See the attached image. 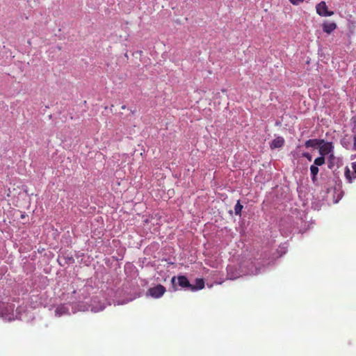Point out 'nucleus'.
Masks as SVG:
<instances>
[{"instance_id": "f257e3e1", "label": "nucleus", "mask_w": 356, "mask_h": 356, "mask_svg": "<svg viewBox=\"0 0 356 356\" xmlns=\"http://www.w3.org/2000/svg\"><path fill=\"white\" fill-rule=\"evenodd\" d=\"M316 12H317L318 15L323 17H331L334 15V12L328 10L325 1H321L316 6Z\"/></svg>"}, {"instance_id": "f03ea898", "label": "nucleus", "mask_w": 356, "mask_h": 356, "mask_svg": "<svg viewBox=\"0 0 356 356\" xmlns=\"http://www.w3.org/2000/svg\"><path fill=\"white\" fill-rule=\"evenodd\" d=\"M166 291L165 287L161 284L153 286L148 290V294L154 298H161Z\"/></svg>"}, {"instance_id": "7ed1b4c3", "label": "nucleus", "mask_w": 356, "mask_h": 356, "mask_svg": "<svg viewBox=\"0 0 356 356\" xmlns=\"http://www.w3.org/2000/svg\"><path fill=\"white\" fill-rule=\"evenodd\" d=\"M333 144L331 142H324L320 145L318 152H320L321 156H325L330 154L333 151Z\"/></svg>"}, {"instance_id": "20e7f679", "label": "nucleus", "mask_w": 356, "mask_h": 356, "mask_svg": "<svg viewBox=\"0 0 356 356\" xmlns=\"http://www.w3.org/2000/svg\"><path fill=\"white\" fill-rule=\"evenodd\" d=\"M337 29L335 22H324L323 24V31L327 34H330Z\"/></svg>"}, {"instance_id": "39448f33", "label": "nucleus", "mask_w": 356, "mask_h": 356, "mask_svg": "<svg viewBox=\"0 0 356 356\" xmlns=\"http://www.w3.org/2000/svg\"><path fill=\"white\" fill-rule=\"evenodd\" d=\"M284 143H285L284 138L281 136H278L273 140L272 143L270 144V147L272 149L281 148L284 145Z\"/></svg>"}, {"instance_id": "423d86ee", "label": "nucleus", "mask_w": 356, "mask_h": 356, "mask_svg": "<svg viewBox=\"0 0 356 356\" xmlns=\"http://www.w3.org/2000/svg\"><path fill=\"white\" fill-rule=\"evenodd\" d=\"M324 143H325L324 140L311 139V140H306L305 145V147H307V148H314L317 146L319 147Z\"/></svg>"}, {"instance_id": "0eeeda50", "label": "nucleus", "mask_w": 356, "mask_h": 356, "mask_svg": "<svg viewBox=\"0 0 356 356\" xmlns=\"http://www.w3.org/2000/svg\"><path fill=\"white\" fill-rule=\"evenodd\" d=\"M177 280H178L179 286L183 288H188L191 286V284L189 283L188 279L185 275H179L177 277Z\"/></svg>"}, {"instance_id": "6e6552de", "label": "nucleus", "mask_w": 356, "mask_h": 356, "mask_svg": "<svg viewBox=\"0 0 356 356\" xmlns=\"http://www.w3.org/2000/svg\"><path fill=\"white\" fill-rule=\"evenodd\" d=\"M195 284H196L191 285V290L192 291L202 289L204 287V281L201 278H197L196 280H195Z\"/></svg>"}, {"instance_id": "1a4fd4ad", "label": "nucleus", "mask_w": 356, "mask_h": 356, "mask_svg": "<svg viewBox=\"0 0 356 356\" xmlns=\"http://www.w3.org/2000/svg\"><path fill=\"white\" fill-rule=\"evenodd\" d=\"M310 172H311V179H312L313 183H315L316 181V175H318V166L311 165L310 166Z\"/></svg>"}, {"instance_id": "9d476101", "label": "nucleus", "mask_w": 356, "mask_h": 356, "mask_svg": "<svg viewBox=\"0 0 356 356\" xmlns=\"http://www.w3.org/2000/svg\"><path fill=\"white\" fill-rule=\"evenodd\" d=\"M67 312V309H66L63 305H59L56 307V309H55V314H56L57 316L59 317L65 314Z\"/></svg>"}, {"instance_id": "9b49d317", "label": "nucleus", "mask_w": 356, "mask_h": 356, "mask_svg": "<svg viewBox=\"0 0 356 356\" xmlns=\"http://www.w3.org/2000/svg\"><path fill=\"white\" fill-rule=\"evenodd\" d=\"M325 163V158H324V156H321L316 159H315V160H314V165H315V166H321L323 165V164Z\"/></svg>"}, {"instance_id": "f8f14e48", "label": "nucleus", "mask_w": 356, "mask_h": 356, "mask_svg": "<svg viewBox=\"0 0 356 356\" xmlns=\"http://www.w3.org/2000/svg\"><path fill=\"white\" fill-rule=\"evenodd\" d=\"M345 176H346V180H348V183H352L353 179H355L353 177V174H352L351 171L347 167H346V169H345Z\"/></svg>"}, {"instance_id": "ddd939ff", "label": "nucleus", "mask_w": 356, "mask_h": 356, "mask_svg": "<svg viewBox=\"0 0 356 356\" xmlns=\"http://www.w3.org/2000/svg\"><path fill=\"white\" fill-rule=\"evenodd\" d=\"M243 206L240 204V201L238 200L236 204L234 206V213L236 216H240L242 211Z\"/></svg>"}, {"instance_id": "4468645a", "label": "nucleus", "mask_w": 356, "mask_h": 356, "mask_svg": "<svg viewBox=\"0 0 356 356\" xmlns=\"http://www.w3.org/2000/svg\"><path fill=\"white\" fill-rule=\"evenodd\" d=\"M352 170L353 172H351L353 174V178L356 179V161L351 163Z\"/></svg>"}, {"instance_id": "2eb2a0df", "label": "nucleus", "mask_w": 356, "mask_h": 356, "mask_svg": "<svg viewBox=\"0 0 356 356\" xmlns=\"http://www.w3.org/2000/svg\"><path fill=\"white\" fill-rule=\"evenodd\" d=\"M289 1L291 2V3H292L293 5H295V6H299L300 4L302 3V2L304 1V0H289Z\"/></svg>"}, {"instance_id": "dca6fc26", "label": "nucleus", "mask_w": 356, "mask_h": 356, "mask_svg": "<svg viewBox=\"0 0 356 356\" xmlns=\"http://www.w3.org/2000/svg\"><path fill=\"white\" fill-rule=\"evenodd\" d=\"M328 159H329V161L331 162V161L334 159V154H331L330 155H329ZM331 167H332V164L330 163L328 164V168H331Z\"/></svg>"}, {"instance_id": "f3484780", "label": "nucleus", "mask_w": 356, "mask_h": 356, "mask_svg": "<svg viewBox=\"0 0 356 356\" xmlns=\"http://www.w3.org/2000/svg\"><path fill=\"white\" fill-rule=\"evenodd\" d=\"M303 156L307 158L308 161H311L312 156L309 153H303Z\"/></svg>"}, {"instance_id": "a211bd4d", "label": "nucleus", "mask_w": 356, "mask_h": 356, "mask_svg": "<svg viewBox=\"0 0 356 356\" xmlns=\"http://www.w3.org/2000/svg\"><path fill=\"white\" fill-rule=\"evenodd\" d=\"M353 146H354V149L356 150V136H354V140H353Z\"/></svg>"}, {"instance_id": "6ab92c4d", "label": "nucleus", "mask_w": 356, "mask_h": 356, "mask_svg": "<svg viewBox=\"0 0 356 356\" xmlns=\"http://www.w3.org/2000/svg\"><path fill=\"white\" fill-rule=\"evenodd\" d=\"M175 280H176V277H172V279H171V282H172V285H174V282H175ZM174 286H173V287H174ZM176 289H176V287L175 286V287H174V290H175V291H176Z\"/></svg>"}, {"instance_id": "aec40b11", "label": "nucleus", "mask_w": 356, "mask_h": 356, "mask_svg": "<svg viewBox=\"0 0 356 356\" xmlns=\"http://www.w3.org/2000/svg\"><path fill=\"white\" fill-rule=\"evenodd\" d=\"M126 106L124 105H123L122 106H121V109H125Z\"/></svg>"}, {"instance_id": "412c9836", "label": "nucleus", "mask_w": 356, "mask_h": 356, "mask_svg": "<svg viewBox=\"0 0 356 356\" xmlns=\"http://www.w3.org/2000/svg\"><path fill=\"white\" fill-rule=\"evenodd\" d=\"M92 311H93V312H98L97 310H96V309H93V308L92 309Z\"/></svg>"}, {"instance_id": "4be33fe9", "label": "nucleus", "mask_w": 356, "mask_h": 356, "mask_svg": "<svg viewBox=\"0 0 356 356\" xmlns=\"http://www.w3.org/2000/svg\"><path fill=\"white\" fill-rule=\"evenodd\" d=\"M104 309V307H102V308H100V310H102Z\"/></svg>"}]
</instances>
